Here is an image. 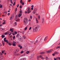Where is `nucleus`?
Segmentation results:
<instances>
[{
	"instance_id": "nucleus-1",
	"label": "nucleus",
	"mask_w": 60,
	"mask_h": 60,
	"mask_svg": "<svg viewBox=\"0 0 60 60\" xmlns=\"http://www.w3.org/2000/svg\"><path fill=\"white\" fill-rule=\"evenodd\" d=\"M39 27L38 26H37L35 27L34 26L32 29L33 30V32H37L39 29Z\"/></svg>"
},
{
	"instance_id": "nucleus-2",
	"label": "nucleus",
	"mask_w": 60,
	"mask_h": 60,
	"mask_svg": "<svg viewBox=\"0 0 60 60\" xmlns=\"http://www.w3.org/2000/svg\"><path fill=\"white\" fill-rule=\"evenodd\" d=\"M19 35V34H18L16 35V37H17V38H19V40L20 41H23V39L21 38V36Z\"/></svg>"
},
{
	"instance_id": "nucleus-3",
	"label": "nucleus",
	"mask_w": 60,
	"mask_h": 60,
	"mask_svg": "<svg viewBox=\"0 0 60 60\" xmlns=\"http://www.w3.org/2000/svg\"><path fill=\"white\" fill-rule=\"evenodd\" d=\"M32 11V10H31L30 9V8H28V9L27 10V12L28 14H29V13H31Z\"/></svg>"
},
{
	"instance_id": "nucleus-4",
	"label": "nucleus",
	"mask_w": 60,
	"mask_h": 60,
	"mask_svg": "<svg viewBox=\"0 0 60 60\" xmlns=\"http://www.w3.org/2000/svg\"><path fill=\"white\" fill-rule=\"evenodd\" d=\"M28 21L27 18H25L24 19V23H27Z\"/></svg>"
},
{
	"instance_id": "nucleus-5",
	"label": "nucleus",
	"mask_w": 60,
	"mask_h": 60,
	"mask_svg": "<svg viewBox=\"0 0 60 60\" xmlns=\"http://www.w3.org/2000/svg\"><path fill=\"white\" fill-rule=\"evenodd\" d=\"M22 10H20V13L19 15V18H20V17H21V16L22 15H21V14H22Z\"/></svg>"
},
{
	"instance_id": "nucleus-6",
	"label": "nucleus",
	"mask_w": 60,
	"mask_h": 60,
	"mask_svg": "<svg viewBox=\"0 0 60 60\" xmlns=\"http://www.w3.org/2000/svg\"><path fill=\"white\" fill-rule=\"evenodd\" d=\"M6 38H4V42H6L7 43H8V40H6Z\"/></svg>"
},
{
	"instance_id": "nucleus-7",
	"label": "nucleus",
	"mask_w": 60,
	"mask_h": 60,
	"mask_svg": "<svg viewBox=\"0 0 60 60\" xmlns=\"http://www.w3.org/2000/svg\"><path fill=\"white\" fill-rule=\"evenodd\" d=\"M34 54H33L31 56H30V59H32V58H33V57H34Z\"/></svg>"
},
{
	"instance_id": "nucleus-8",
	"label": "nucleus",
	"mask_w": 60,
	"mask_h": 60,
	"mask_svg": "<svg viewBox=\"0 0 60 60\" xmlns=\"http://www.w3.org/2000/svg\"><path fill=\"white\" fill-rule=\"evenodd\" d=\"M53 51V50H49L48 51H47V52L48 53H50V52H51L52 51Z\"/></svg>"
},
{
	"instance_id": "nucleus-9",
	"label": "nucleus",
	"mask_w": 60,
	"mask_h": 60,
	"mask_svg": "<svg viewBox=\"0 0 60 60\" xmlns=\"http://www.w3.org/2000/svg\"><path fill=\"white\" fill-rule=\"evenodd\" d=\"M42 56H43V55H40L38 57V59L39 58H41Z\"/></svg>"
},
{
	"instance_id": "nucleus-10",
	"label": "nucleus",
	"mask_w": 60,
	"mask_h": 60,
	"mask_svg": "<svg viewBox=\"0 0 60 60\" xmlns=\"http://www.w3.org/2000/svg\"><path fill=\"white\" fill-rule=\"evenodd\" d=\"M19 47V48H20V49H21L22 48V46H21L20 45H18Z\"/></svg>"
},
{
	"instance_id": "nucleus-11",
	"label": "nucleus",
	"mask_w": 60,
	"mask_h": 60,
	"mask_svg": "<svg viewBox=\"0 0 60 60\" xmlns=\"http://www.w3.org/2000/svg\"><path fill=\"white\" fill-rule=\"evenodd\" d=\"M47 37H46L44 39V41H46V40H47Z\"/></svg>"
},
{
	"instance_id": "nucleus-12",
	"label": "nucleus",
	"mask_w": 60,
	"mask_h": 60,
	"mask_svg": "<svg viewBox=\"0 0 60 60\" xmlns=\"http://www.w3.org/2000/svg\"><path fill=\"white\" fill-rule=\"evenodd\" d=\"M36 22L37 23H38L39 22H38V20H37V18H36Z\"/></svg>"
},
{
	"instance_id": "nucleus-13",
	"label": "nucleus",
	"mask_w": 60,
	"mask_h": 60,
	"mask_svg": "<svg viewBox=\"0 0 60 60\" xmlns=\"http://www.w3.org/2000/svg\"><path fill=\"white\" fill-rule=\"evenodd\" d=\"M5 36L3 35H2L1 36V37L2 38H4V37H5Z\"/></svg>"
},
{
	"instance_id": "nucleus-14",
	"label": "nucleus",
	"mask_w": 60,
	"mask_h": 60,
	"mask_svg": "<svg viewBox=\"0 0 60 60\" xmlns=\"http://www.w3.org/2000/svg\"><path fill=\"white\" fill-rule=\"evenodd\" d=\"M10 31H11V32L12 33V32H13V30H12L11 29H10Z\"/></svg>"
},
{
	"instance_id": "nucleus-15",
	"label": "nucleus",
	"mask_w": 60,
	"mask_h": 60,
	"mask_svg": "<svg viewBox=\"0 0 60 60\" xmlns=\"http://www.w3.org/2000/svg\"><path fill=\"white\" fill-rule=\"evenodd\" d=\"M58 53H59V52H55V54H58Z\"/></svg>"
},
{
	"instance_id": "nucleus-16",
	"label": "nucleus",
	"mask_w": 60,
	"mask_h": 60,
	"mask_svg": "<svg viewBox=\"0 0 60 60\" xmlns=\"http://www.w3.org/2000/svg\"><path fill=\"white\" fill-rule=\"evenodd\" d=\"M42 23H43L44 22V19L43 18L42 19Z\"/></svg>"
},
{
	"instance_id": "nucleus-17",
	"label": "nucleus",
	"mask_w": 60,
	"mask_h": 60,
	"mask_svg": "<svg viewBox=\"0 0 60 60\" xmlns=\"http://www.w3.org/2000/svg\"><path fill=\"white\" fill-rule=\"evenodd\" d=\"M23 39H25L26 38V36H24L23 37Z\"/></svg>"
},
{
	"instance_id": "nucleus-18",
	"label": "nucleus",
	"mask_w": 60,
	"mask_h": 60,
	"mask_svg": "<svg viewBox=\"0 0 60 60\" xmlns=\"http://www.w3.org/2000/svg\"><path fill=\"white\" fill-rule=\"evenodd\" d=\"M22 59H23V60H26V58H22Z\"/></svg>"
},
{
	"instance_id": "nucleus-19",
	"label": "nucleus",
	"mask_w": 60,
	"mask_h": 60,
	"mask_svg": "<svg viewBox=\"0 0 60 60\" xmlns=\"http://www.w3.org/2000/svg\"><path fill=\"white\" fill-rule=\"evenodd\" d=\"M21 33H22V34H24V31H22V32H21Z\"/></svg>"
},
{
	"instance_id": "nucleus-20",
	"label": "nucleus",
	"mask_w": 60,
	"mask_h": 60,
	"mask_svg": "<svg viewBox=\"0 0 60 60\" xmlns=\"http://www.w3.org/2000/svg\"><path fill=\"white\" fill-rule=\"evenodd\" d=\"M16 42L15 41H13V44H16Z\"/></svg>"
},
{
	"instance_id": "nucleus-21",
	"label": "nucleus",
	"mask_w": 60,
	"mask_h": 60,
	"mask_svg": "<svg viewBox=\"0 0 60 60\" xmlns=\"http://www.w3.org/2000/svg\"><path fill=\"white\" fill-rule=\"evenodd\" d=\"M19 20H20V19H17V20H16V21H19Z\"/></svg>"
},
{
	"instance_id": "nucleus-22",
	"label": "nucleus",
	"mask_w": 60,
	"mask_h": 60,
	"mask_svg": "<svg viewBox=\"0 0 60 60\" xmlns=\"http://www.w3.org/2000/svg\"><path fill=\"white\" fill-rule=\"evenodd\" d=\"M20 54L19 53H17L16 54V56H19Z\"/></svg>"
},
{
	"instance_id": "nucleus-23",
	"label": "nucleus",
	"mask_w": 60,
	"mask_h": 60,
	"mask_svg": "<svg viewBox=\"0 0 60 60\" xmlns=\"http://www.w3.org/2000/svg\"><path fill=\"white\" fill-rule=\"evenodd\" d=\"M36 13V11H34V10L33 11V14H34Z\"/></svg>"
},
{
	"instance_id": "nucleus-24",
	"label": "nucleus",
	"mask_w": 60,
	"mask_h": 60,
	"mask_svg": "<svg viewBox=\"0 0 60 60\" xmlns=\"http://www.w3.org/2000/svg\"><path fill=\"white\" fill-rule=\"evenodd\" d=\"M8 34H9V35H11V32H9L8 33Z\"/></svg>"
},
{
	"instance_id": "nucleus-25",
	"label": "nucleus",
	"mask_w": 60,
	"mask_h": 60,
	"mask_svg": "<svg viewBox=\"0 0 60 60\" xmlns=\"http://www.w3.org/2000/svg\"><path fill=\"white\" fill-rule=\"evenodd\" d=\"M59 48H60V47H59V46H57V47L56 48V49H59Z\"/></svg>"
},
{
	"instance_id": "nucleus-26",
	"label": "nucleus",
	"mask_w": 60,
	"mask_h": 60,
	"mask_svg": "<svg viewBox=\"0 0 60 60\" xmlns=\"http://www.w3.org/2000/svg\"><path fill=\"white\" fill-rule=\"evenodd\" d=\"M34 11H37V9L36 8H35L34 10Z\"/></svg>"
},
{
	"instance_id": "nucleus-27",
	"label": "nucleus",
	"mask_w": 60,
	"mask_h": 60,
	"mask_svg": "<svg viewBox=\"0 0 60 60\" xmlns=\"http://www.w3.org/2000/svg\"><path fill=\"white\" fill-rule=\"evenodd\" d=\"M45 53V52H42L40 53L41 54H44Z\"/></svg>"
},
{
	"instance_id": "nucleus-28",
	"label": "nucleus",
	"mask_w": 60,
	"mask_h": 60,
	"mask_svg": "<svg viewBox=\"0 0 60 60\" xmlns=\"http://www.w3.org/2000/svg\"><path fill=\"white\" fill-rule=\"evenodd\" d=\"M29 51H28L26 52V53L27 54H29Z\"/></svg>"
},
{
	"instance_id": "nucleus-29",
	"label": "nucleus",
	"mask_w": 60,
	"mask_h": 60,
	"mask_svg": "<svg viewBox=\"0 0 60 60\" xmlns=\"http://www.w3.org/2000/svg\"><path fill=\"white\" fill-rule=\"evenodd\" d=\"M31 29H32V27H30L29 28V30H31Z\"/></svg>"
},
{
	"instance_id": "nucleus-30",
	"label": "nucleus",
	"mask_w": 60,
	"mask_h": 60,
	"mask_svg": "<svg viewBox=\"0 0 60 60\" xmlns=\"http://www.w3.org/2000/svg\"><path fill=\"white\" fill-rule=\"evenodd\" d=\"M23 52H24V51H21V54H22V53H23Z\"/></svg>"
},
{
	"instance_id": "nucleus-31",
	"label": "nucleus",
	"mask_w": 60,
	"mask_h": 60,
	"mask_svg": "<svg viewBox=\"0 0 60 60\" xmlns=\"http://www.w3.org/2000/svg\"><path fill=\"white\" fill-rule=\"evenodd\" d=\"M13 46H16V44H13Z\"/></svg>"
},
{
	"instance_id": "nucleus-32",
	"label": "nucleus",
	"mask_w": 60,
	"mask_h": 60,
	"mask_svg": "<svg viewBox=\"0 0 60 60\" xmlns=\"http://www.w3.org/2000/svg\"><path fill=\"white\" fill-rule=\"evenodd\" d=\"M40 19V15H39L38 16V19Z\"/></svg>"
},
{
	"instance_id": "nucleus-33",
	"label": "nucleus",
	"mask_w": 60,
	"mask_h": 60,
	"mask_svg": "<svg viewBox=\"0 0 60 60\" xmlns=\"http://www.w3.org/2000/svg\"><path fill=\"white\" fill-rule=\"evenodd\" d=\"M15 4H16V3H15V2H14L13 4V5H14H14H15Z\"/></svg>"
},
{
	"instance_id": "nucleus-34",
	"label": "nucleus",
	"mask_w": 60,
	"mask_h": 60,
	"mask_svg": "<svg viewBox=\"0 0 60 60\" xmlns=\"http://www.w3.org/2000/svg\"><path fill=\"white\" fill-rule=\"evenodd\" d=\"M8 45L9 46H11V44L10 43H9Z\"/></svg>"
},
{
	"instance_id": "nucleus-35",
	"label": "nucleus",
	"mask_w": 60,
	"mask_h": 60,
	"mask_svg": "<svg viewBox=\"0 0 60 60\" xmlns=\"http://www.w3.org/2000/svg\"><path fill=\"white\" fill-rule=\"evenodd\" d=\"M5 24V22H3L2 23V25H4Z\"/></svg>"
},
{
	"instance_id": "nucleus-36",
	"label": "nucleus",
	"mask_w": 60,
	"mask_h": 60,
	"mask_svg": "<svg viewBox=\"0 0 60 60\" xmlns=\"http://www.w3.org/2000/svg\"><path fill=\"white\" fill-rule=\"evenodd\" d=\"M22 0H21L20 1V3L21 4H22Z\"/></svg>"
},
{
	"instance_id": "nucleus-37",
	"label": "nucleus",
	"mask_w": 60,
	"mask_h": 60,
	"mask_svg": "<svg viewBox=\"0 0 60 60\" xmlns=\"http://www.w3.org/2000/svg\"><path fill=\"white\" fill-rule=\"evenodd\" d=\"M7 11H6L4 12V13H5L6 14H7Z\"/></svg>"
},
{
	"instance_id": "nucleus-38",
	"label": "nucleus",
	"mask_w": 60,
	"mask_h": 60,
	"mask_svg": "<svg viewBox=\"0 0 60 60\" xmlns=\"http://www.w3.org/2000/svg\"><path fill=\"white\" fill-rule=\"evenodd\" d=\"M0 8H2V7H3V6L2 5H0Z\"/></svg>"
},
{
	"instance_id": "nucleus-39",
	"label": "nucleus",
	"mask_w": 60,
	"mask_h": 60,
	"mask_svg": "<svg viewBox=\"0 0 60 60\" xmlns=\"http://www.w3.org/2000/svg\"><path fill=\"white\" fill-rule=\"evenodd\" d=\"M41 58L42 59H44V58L42 57V56Z\"/></svg>"
},
{
	"instance_id": "nucleus-40",
	"label": "nucleus",
	"mask_w": 60,
	"mask_h": 60,
	"mask_svg": "<svg viewBox=\"0 0 60 60\" xmlns=\"http://www.w3.org/2000/svg\"><path fill=\"white\" fill-rule=\"evenodd\" d=\"M15 25H17V22H15Z\"/></svg>"
},
{
	"instance_id": "nucleus-41",
	"label": "nucleus",
	"mask_w": 60,
	"mask_h": 60,
	"mask_svg": "<svg viewBox=\"0 0 60 60\" xmlns=\"http://www.w3.org/2000/svg\"><path fill=\"white\" fill-rule=\"evenodd\" d=\"M19 4H18L17 5V7L18 8V7H19Z\"/></svg>"
},
{
	"instance_id": "nucleus-42",
	"label": "nucleus",
	"mask_w": 60,
	"mask_h": 60,
	"mask_svg": "<svg viewBox=\"0 0 60 60\" xmlns=\"http://www.w3.org/2000/svg\"><path fill=\"white\" fill-rule=\"evenodd\" d=\"M26 29H27V27H26L25 28V30H26Z\"/></svg>"
},
{
	"instance_id": "nucleus-43",
	"label": "nucleus",
	"mask_w": 60,
	"mask_h": 60,
	"mask_svg": "<svg viewBox=\"0 0 60 60\" xmlns=\"http://www.w3.org/2000/svg\"><path fill=\"white\" fill-rule=\"evenodd\" d=\"M43 41V39H41L40 40V42H42V41Z\"/></svg>"
},
{
	"instance_id": "nucleus-44",
	"label": "nucleus",
	"mask_w": 60,
	"mask_h": 60,
	"mask_svg": "<svg viewBox=\"0 0 60 60\" xmlns=\"http://www.w3.org/2000/svg\"><path fill=\"white\" fill-rule=\"evenodd\" d=\"M22 8V7L21 6H20V8L21 9Z\"/></svg>"
},
{
	"instance_id": "nucleus-45",
	"label": "nucleus",
	"mask_w": 60,
	"mask_h": 60,
	"mask_svg": "<svg viewBox=\"0 0 60 60\" xmlns=\"http://www.w3.org/2000/svg\"><path fill=\"white\" fill-rule=\"evenodd\" d=\"M31 1V0H28V2H29V3H30Z\"/></svg>"
},
{
	"instance_id": "nucleus-46",
	"label": "nucleus",
	"mask_w": 60,
	"mask_h": 60,
	"mask_svg": "<svg viewBox=\"0 0 60 60\" xmlns=\"http://www.w3.org/2000/svg\"><path fill=\"white\" fill-rule=\"evenodd\" d=\"M17 11V8H16L15 9V12Z\"/></svg>"
},
{
	"instance_id": "nucleus-47",
	"label": "nucleus",
	"mask_w": 60,
	"mask_h": 60,
	"mask_svg": "<svg viewBox=\"0 0 60 60\" xmlns=\"http://www.w3.org/2000/svg\"><path fill=\"white\" fill-rule=\"evenodd\" d=\"M31 10H34V8H31Z\"/></svg>"
},
{
	"instance_id": "nucleus-48",
	"label": "nucleus",
	"mask_w": 60,
	"mask_h": 60,
	"mask_svg": "<svg viewBox=\"0 0 60 60\" xmlns=\"http://www.w3.org/2000/svg\"><path fill=\"white\" fill-rule=\"evenodd\" d=\"M15 34H17V32L16 31H15Z\"/></svg>"
},
{
	"instance_id": "nucleus-49",
	"label": "nucleus",
	"mask_w": 60,
	"mask_h": 60,
	"mask_svg": "<svg viewBox=\"0 0 60 60\" xmlns=\"http://www.w3.org/2000/svg\"><path fill=\"white\" fill-rule=\"evenodd\" d=\"M10 15V13H8V16Z\"/></svg>"
},
{
	"instance_id": "nucleus-50",
	"label": "nucleus",
	"mask_w": 60,
	"mask_h": 60,
	"mask_svg": "<svg viewBox=\"0 0 60 60\" xmlns=\"http://www.w3.org/2000/svg\"><path fill=\"white\" fill-rule=\"evenodd\" d=\"M30 19H32V16H30Z\"/></svg>"
},
{
	"instance_id": "nucleus-51",
	"label": "nucleus",
	"mask_w": 60,
	"mask_h": 60,
	"mask_svg": "<svg viewBox=\"0 0 60 60\" xmlns=\"http://www.w3.org/2000/svg\"><path fill=\"white\" fill-rule=\"evenodd\" d=\"M12 19V17H11L10 18V20H11V19Z\"/></svg>"
},
{
	"instance_id": "nucleus-52",
	"label": "nucleus",
	"mask_w": 60,
	"mask_h": 60,
	"mask_svg": "<svg viewBox=\"0 0 60 60\" xmlns=\"http://www.w3.org/2000/svg\"><path fill=\"white\" fill-rule=\"evenodd\" d=\"M13 39H14L15 38V36L13 37Z\"/></svg>"
},
{
	"instance_id": "nucleus-53",
	"label": "nucleus",
	"mask_w": 60,
	"mask_h": 60,
	"mask_svg": "<svg viewBox=\"0 0 60 60\" xmlns=\"http://www.w3.org/2000/svg\"><path fill=\"white\" fill-rule=\"evenodd\" d=\"M34 41H31V43H34Z\"/></svg>"
},
{
	"instance_id": "nucleus-54",
	"label": "nucleus",
	"mask_w": 60,
	"mask_h": 60,
	"mask_svg": "<svg viewBox=\"0 0 60 60\" xmlns=\"http://www.w3.org/2000/svg\"><path fill=\"white\" fill-rule=\"evenodd\" d=\"M22 5H24V3H22Z\"/></svg>"
},
{
	"instance_id": "nucleus-55",
	"label": "nucleus",
	"mask_w": 60,
	"mask_h": 60,
	"mask_svg": "<svg viewBox=\"0 0 60 60\" xmlns=\"http://www.w3.org/2000/svg\"><path fill=\"white\" fill-rule=\"evenodd\" d=\"M4 51L3 50V51H2V53L3 54H4Z\"/></svg>"
},
{
	"instance_id": "nucleus-56",
	"label": "nucleus",
	"mask_w": 60,
	"mask_h": 60,
	"mask_svg": "<svg viewBox=\"0 0 60 60\" xmlns=\"http://www.w3.org/2000/svg\"><path fill=\"white\" fill-rule=\"evenodd\" d=\"M2 44H3V45L4 46V43H2Z\"/></svg>"
},
{
	"instance_id": "nucleus-57",
	"label": "nucleus",
	"mask_w": 60,
	"mask_h": 60,
	"mask_svg": "<svg viewBox=\"0 0 60 60\" xmlns=\"http://www.w3.org/2000/svg\"><path fill=\"white\" fill-rule=\"evenodd\" d=\"M31 7L32 8H34V5H32V6H31Z\"/></svg>"
},
{
	"instance_id": "nucleus-58",
	"label": "nucleus",
	"mask_w": 60,
	"mask_h": 60,
	"mask_svg": "<svg viewBox=\"0 0 60 60\" xmlns=\"http://www.w3.org/2000/svg\"><path fill=\"white\" fill-rule=\"evenodd\" d=\"M38 40H37L36 41H35V43H37V42H38Z\"/></svg>"
},
{
	"instance_id": "nucleus-59",
	"label": "nucleus",
	"mask_w": 60,
	"mask_h": 60,
	"mask_svg": "<svg viewBox=\"0 0 60 60\" xmlns=\"http://www.w3.org/2000/svg\"><path fill=\"white\" fill-rule=\"evenodd\" d=\"M20 60H23V58H22L20 59Z\"/></svg>"
},
{
	"instance_id": "nucleus-60",
	"label": "nucleus",
	"mask_w": 60,
	"mask_h": 60,
	"mask_svg": "<svg viewBox=\"0 0 60 60\" xmlns=\"http://www.w3.org/2000/svg\"><path fill=\"white\" fill-rule=\"evenodd\" d=\"M52 55L53 56H55V54H52Z\"/></svg>"
},
{
	"instance_id": "nucleus-61",
	"label": "nucleus",
	"mask_w": 60,
	"mask_h": 60,
	"mask_svg": "<svg viewBox=\"0 0 60 60\" xmlns=\"http://www.w3.org/2000/svg\"><path fill=\"white\" fill-rule=\"evenodd\" d=\"M7 34H8V33H5V34L6 35Z\"/></svg>"
},
{
	"instance_id": "nucleus-62",
	"label": "nucleus",
	"mask_w": 60,
	"mask_h": 60,
	"mask_svg": "<svg viewBox=\"0 0 60 60\" xmlns=\"http://www.w3.org/2000/svg\"><path fill=\"white\" fill-rule=\"evenodd\" d=\"M2 43H4V41H2Z\"/></svg>"
},
{
	"instance_id": "nucleus-63",
	"label": "nucleus",
	"mask_w": 60,
	"mask_h": 60,
	"mask_svg": "<svg viewBox=\"0 0 60 60\" xmlns=\"http://www.w3.org/2000/svg\"><path fill=\"white\" fill-rule=\"evenodd\" d=\"M2 26V24H1L0 25V26Z\"/></svg>"
},
{
	"instance_id": "nucleus-64",
	"label": "nucleus",
	"mask_w": 60,
	"mask_h": 60,
	"mask_svg": "<svg viewBox=\"0 0 60 60\" xmlns=\"http://www.w3.org/2000/svg\"><path fill=\"white\" fill-rule=\"evenodd\" d=\"M58 59H59V60H60V57H58Z\"/></svg>"
}]
</instances>
